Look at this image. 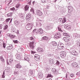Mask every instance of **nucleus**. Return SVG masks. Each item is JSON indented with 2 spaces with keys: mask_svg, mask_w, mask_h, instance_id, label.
<instances>
[{
  "mask_svg": "<svg viewBox=\"0 0 80 80\" xmlns=\"http://www.w3.org/2000/svg\"><path fill=\"white\" fill-rule=\"evenodd\" d=\"M33 27V24L32 23H28L26 26V28L27 30H31L32 28Z\"/></svg>",
  "mask_w": 80,
  "mask_h": 80,
  "instance_id": "1",
  "label": "nucleus"
},
{
  "mask_svg": "<svg viewBox=\"0 0 80 80\" xmlns=\"http://www.w3.org/2000/svg\"><path fill=\"white\" fill-rule=\"evenodd\" d=\"M53 25L52 24H49L46 26V29L49 30L52 29V28H53Z\"/></svg>",
  "mask_w": 80,
  "mask_h": 80,
  "instance_id": "2",
  "label": "nucleus"
},
{
  "mask_svg": "<svg viewBox=\"0 0 80 80\" xmlns=\"http://www.w3.org/2000/svg\"><path fill=\"white\" fill-rule=\"evenodd\" d=\"M36 13L37 15H38V16H42V15H43V13H42V11L40 10H36Z\"/></svg>",
  "mask_w": 80,
  "mask_h": 80,
  "instance_id": "3",
  "label": "nucleus"
},
{
  "mask_svg": "<svg viewBox=\"0 0 80 80\" xmlns=\"http://www.w3.org/2000/svg\"><path fill=\"white\" fill-rule=\"evenodd\" d=\"M64 47V45L63 43H59L58 45V49H62Z\"/></svg>",
  "mask_w": 80,
  "mask_h": 80,
  "instance_id": "4",
  "label": "nucleus"
},
{
  "mask_svg": "<svg viewBox=\"0 0 80 80\" xmlns=\"http://www.w3.org/2000/svg\"><path fill=\"white\" fill-rule=\"evenodd\" d=\"M49 46L50 47L53 48V46H57V43L55 42H52L50 43Z\"/></svg>",
  "mask_w": 80,
  "mask_h": 80,
  "instance_id": "5",
  "label": "nucleus"
},
{
  "mask_svg": "<svg viewBox=\"0 0 80 80\" xmlns=\"http://www.w3.org/2000/svg\"><path fill=\"white\" fill-rule=\"evenodd\" d=\"M54 38H61V34L59 32H57L54 35Z\"/></svg>",
  "mask_w": 80,
  "mask_h": 80,
  "instance_id": "6",
  "label": "nucleus"
},
{
  "mask_svg": "<svg viewBox=\"0 0 80 80\" xmlns=\"http://www.w3.org/2000/svg\"><path fill=\"white\" fill-rule=\"evenodd\" d=\"M61 53L60 56L62 58H64V57H65V56H66V53H65V52L62 51L61 52Z\"/></svg>",
  "mask_w": 80,
  "mask_h": 80,
  "instance_id": "7",
  "label": "nucleus"
},
{
  "mask_svg": "<svg viewBox=\"0 0 80 80\" xmlns=\"http://www.w3.org/2000/svg\"><path fill=\"white\" fill-rule=\"evenodd\" d=\"M34 43V42L32 41V42L29 43V47L32 48V50L34 49V47L35 46H33V44Z\"/></svg>",
  "mask_w": 80,
  "mask_h": 80,
  "instance_id": "8",
  "label": "nucleus"
},
{
  "mask_svg": "<svg viewBox=\"0 0 80 80\" xmlns=\"http://www.w3.org/2000/svg\"><path fill=\"white\" fill-rule=\"evenodd\" d=\"M52 72H53V74L55 75H57L58 73V72L57 71V70L55 68H53L52 69Z\"/></svg>",
  "mask_w": 80,
  "mask_h": 80,
  "instance_id": "9",
  "label": "nucleus"
},
{
  "mask_svg": "<svg viewBox=\"0 0 80 80\" xmlns=\"http://www.w3.org/2000/svg\"><path fill=\"white\" fill-rule=\"evenodd\" d=\"M40 58V56H39L38 55L35 54L34 56V59L37 61L39 60Z\"/></svg>",
  "mask_w": 80,
  "mask_h": 80,
  "instance_id": "10",
  "label": "nucleus"
},
{
  "mask_svg": "<svg viewBox=\"0 0 80 80\" xmlns=\"http://www.w3.org/2000/svg\"><path fill=\"white\" fill-rule=\"evenodd\" d=\"M8 36L9 37H10L11 39H12H12H13V38L16 37V36H15V35H10L8 34Z\"/></svg>",
  "mask_w": 80,
  "mask_h": 80,
  "instance_id": "11",
  "label": "nucleus"
},
{
  "mask_svg": "<svg viewBox=\"0 0 80 80\" xmlns=\"http://www.w3.org/2000/svg\"><path fill=\"white\" fill-rule=\"evenodd\" d=\"M68 11H69L70 13H71V12H73V7H72L71 6H69L68 7Z\"/></svg>",
  "mask_w": 80,
  "mask_h": 80,
  "instance_id": "12",
  "label": "nucleus"
},
{
  "mask_svg": "<svg viewBox=\"0 0 80 80\" xmlns=\"http://www.w3.org/2000/svg\"><path fill=\"white\" fill-rule=\"evenodd\" d=\"M38 78L41 79V78H42L43 77V74L42 72H39L38 73Z\"/></svg>",
  "mask_w": 80,
  "mask_h": 80,
  "instance_id": "13",
  "label": "nucleus"
},
{
  "mask_svg": "<svg viewBox=\"0 0 80 80\" xmlns=\"http://www.w3.org/2000/svg\"><path fill=\"white\" fill-rule=\"evenodd\" d=\"M63 40L65 42H69V41H70V38L67 37H64L63 38Z\"/></svg>",
  "mask_w": 80,
  "mask_h": 80,
  "instance_id": "14",
  "label": "nucleus"
},
{
  "mask_svg": "<svg viewBox=\"0 0 80 80\" xmlns=\"http://www.w3.org/2000/svg\"><path fill=\"white\" fill-rule=\"evenodd\" d=\"M71 53L72 55H75V56H77V55H78V53L77 52V51H72L71 52Z\"/></svg>",
  "mask_w": 80,
  "mask_h": 80,
  "instance_id": "15",
  "label": "nucleus"
},
{
  "mask_svg": "<svg viewBox=\"0 0 80 80\" xmlns=\"http://www.w3.org/2000/svg\"><path fill=\"white\" fill-rule=\"evenodd\" d=\"M38 32L39 33H43V30L42 28H40L38 30Z\"/></svg>",
  "mask_w": 80,
  "mask_h": 80,
  "instance_id": "16",
  "label": "nucleus"
},
{
  "mask_svg": "<svg viewBox=\"0 0 80 80\" xmlns=\"http://www.w3.org/2000/svg\"><path fill=\"white\" fill-rule=\"evenodd\" d=\"M48 61L50 63H51V64H53V63H54V61H53V59L51 58H49L48 59Z\"/></svg>",
  "mask_w": 80,
  "mask_h": 80,
  "instance_id": "17",
  "label": "nucleus"
},
{
  "mask_svg": "<svg viewBox=\"0 0 80 80\" xmlns=\"http://www.w3.org/2000/svg\"><path fill=\"white\" fill-rule=\"evenodd\" d=\"M13 48V46L12 44L10 45L9 46L7 47V50H12Z\"/></svg>",
  "mask_w": 80,
  "mask_h": 80,
  "instance_id": "18",
  "label": "nucleus"
},
{
  "mask_svg": "<svg viewBox=\"0 0 80 80\" xmlns=\"http://www.w3.org/2000/svg\"><path fill=\"white\" fill-rule=\"evenodd\" d=\"M16 57L18 60H20L21 59V57L20 54H16Z\"/></svg>",
  "mask_w": 80,
  "mask_h": 80,
  "instance_id": "19",
  "label": "nucleus"
},
{
  "mask_svg": "<svg viewBox=\"0 0 80 80\" xmlns=\"http://www.w3.org/2000/svg\"><path fill=\"white\" fill-rule=\"evenodd\" d=\"M16 68H22V66L20 65V64L18 63L16 65Z\"/></svg>",
  "mask_w": 80,
  "mask_h": 80,
  "instance_id": "20",
  "label": "nucleus"
},
{
  "mask_svg": "<svg viewBox=\"0 0 80 80\" xmlns=\"http://www.w3.org/2000/svg\"><path fill=\"white\" fill-rule=\"evenodd\" d=\"M63 36H65V37H70L68 34L65 32H63Z\"/></svg>",
  "mask_w": 80,
  "mask_h": 80,
  "instance_id": "21",
  "label": "nucleus"
},
{
  "mask_svg": "<svg viewBox=\"0 0 80 80\" xmlns=\"http://www.w3.org/2000/svg\"><path fill=\"white\" fill-rule=\"evenodd\" d=\"M42 40H46V41H48V38L47 36H44L42 38Z\"/></svg>",
  "mask_w": 80,
  "mask_h": 80,
  "instance_id": "22",
  "label": "nucleus"
},
{
  "mask_svg": "<svg viewBox=\"0 0 80 80\" xmlns=\"http://www.w3.org/2000/svg\"><path fill=\"white\" fill-rule=\"evenodd\" d=\"M72 68H80V67L75 66V62H73L72 63Z\"/></svg>",
  "mask_w": 80,
  "mask_h": 80,
  "instance_id": "23",
  "label": "nucleus"
},
{
  "mask_svg": "<svg viewBox=\"0 0 80 80\" xmlns=\"http://www.w3.org/2000/svg\"><path fill=\"white\" fill-rule=\"evenodd\" d=\"M29 75L30 76H31V77H32L33 75V71L32 70H30V72L29 73Z\"/></svg>",
  "mask_w": 80,
  "mask_h": 80,
  "instance_id": "24",
  "label": "nucleus"
},
{
  "mask_svg": "<svg viewBox=\"0 0 80 80\" xmlns=\"http://www.w3.org/2000/svg\"><path fill=\"white\" fill-rule=\"evenodd\" d=\"M25 11H27L28 10L29 8V6L28 5H26L24 8Z\"/></svg>",
  "mask_w": 80,
  "mask_h": 80,
  "instance_id": "25",
  "label": "nucleus"
},
{
  "mask_svg": "<svg viewBox=\"0 0 80 80\" xmlns=\"http://www.w3.org/2000/svg\"><path fill=\"white\" fill-rule=\"evenodd\" d=\"M36 25L38 27H41V26H42V24L40 22H38L36 23Z\"/></svg>",
  "mask_w": 80,
  "mask_h": 80,
  "instance_id": "26",
  "label": "nucleus"
},
{
  "mask_svg": "<svg viewBox=\"0 0 80 80\" xmlns=\"http://www.w3.org/2000/svg\"><path fill=\"white\" fill-rule=\"evenodd\" d=\"M67 21V20L66 19V18H63V19H62V23H65Z\"/></svg>",
  "mask_w": 80,
  "mask_h": 80,
  "instance_id": "27",
  "label": "nucleus"
},
{
  "mask_svg": "<svg viewBox=\"0 0 80 80\" xmlns=\"http://www.w3.org/2000/svg\"><path fill=\"white\" fill-rule=\"evenodd\" d=\"M74 37H75L76 38H79V37H80V35L76 33L75 34Z\"/></svg>",
  "mask_w": 80,
  "mask_h": 80,
  "instance_id": "28",
  "label": "nucleus"
},
{
  "mask_svg": "<svg viewBox=\"0 0 80 80\" xmlns=\"http://www.w3.org/2000/svg\"><path fill=\"white\" fill-rule=\"evenodd\" d=\"M19 73V72L18 71H16V70L14 72V74L15 75H18V73Z\"/></svg>",
  "mask_w": 80,
  "mask_h": 80,
  "instance_id": "29",
  "label": "nucleus"
},
{
  "mask_svg": "<svg viewBox=\"0 0 80 80\" xmlns=\"http://www.w3.org/2000/svg\"><path fill=\"white\" fill-rule=\"evenodd\" d=\"M65 27L66 29H68L69 30L70 29V26H69V25H66L65 26Z\"/></svg>",
  "mask_w": 80,
  "mask_h": 80,
  "instance_id": "30",
  "label": "nucleus"
},
{
  "mask_svg": "<svg viewBox=\"0 0 80 80\" xmlns=\"http://www.w3.org/2000/svg\"><path fill=\"white\" fill-rule=\"evenodd\" d=\"M25 60H26V61H29L30 59L28 57L25 56L24 58Z\"/></svg>",
  "mask_w": 80,
  "mask_h": 80,
  "instance_id": "31",
  "label": "nucleus"
},
{
  "mask_svg": "<svg viewBox=\"0 0 80 80\" xmlns=\"http://www.w3.org/2000/svg\"><path fill=\"white\" fill-rule=\"evenodd\" d=\"M0 58L2 62H5V60H4V59L3 58V56H1L0 57Z\"/></svg>",
  "mask_w": 80,
  "mask_h": 80,
  "instance_id": "32",
  "label": "nucleus"
},
{
  "mask_svg": "<svg viewBox=\"0 0 80 80\" xmlns=\"http://www.w3.org/2000/svg\"><path fill=\"white\" fill-rule=\"evenodd\" d=\"M7 15L8 17H12V12H10L7 14Z\"/></svg>",
  "mask_w": 80,
  "mask_h": 80,
  "instance_id": "33",
  "label": "nucleus"
},
{
  "mask_svg": "<svg viewBox=\"0 0 80 80\" xmlns=\"http://www.w3.org/2000/svg\"><path fill=\"white\" fill-rule=\"evenodd\" d=\"M14 23L15 25H18V24H20V22L18 21H15Z\"/></svg>",
  "mask_w": 80,
  "mask_h": 80,
  "instance_id": "34",
  "label": "nucleus"
},
{
  "mask_svg": "<svg viewBox=\"0 0 80 80\" xmlns=\"http://www.w3.org/2000/svg\"><path fill=\"white\" fill-rule=\"evenodd\" d=\"M68 44L70 46H71V45H72V44H73V41H71L69 42L68 43Z\"/></svg>",
  "mask_w": 80,
  "mask_h": 80,
  "instance_id": "35",
  "label": "nucleus"
},
{
  "mask_svg": "<svg viewBox=\"0 0 80 80\" xmlns=\"http://www.w3.org/2000/svg\"><path fill=\"white\" fill-rule=\"evenodd\" d=\"M31 18V17H30L29 16H26V19L28 20V21H29V20Z\"/></svg>",
  "mask_w": 80,
  "mask_h": 80,
  "instance_id": "36",
  "label": "nucleus"
},
{
  "mask_svg": "<svg viewBox=\"0 0 80 80\" xmlns=\"http://www.w3.org/2000/svg\"><path fill=\"white\" fill-rule=\"evenodd\" d=\"M10 20H11V18H8V19H6L5 21L6 23H8V22H9V21H10Z\"/></svg>",
  "mask_w": 80,
  "mask_h": 80,
  "instance_id": "37",
  "label": "nucleus"
},
{
  "mask_svg": "<svg viewBox=\"0 0 80 80\" xmlns=\"http://www.w3.org/2000/svg\"><path fill=\"white\" fill-rule=\"evenodd\" d=\"M20 6V3H18L16 6V8H19V7Z\"/></svg>",
  "mask_w": 80,
  "mask_h": 80,
  "instance_id": "38",
  "label": "nucleus"
},
{
  "mask_svg": "<svg viewBox=\"0 0 80 80\" xmlns=\"http://www.w3.org/2000/svg\"><path fill=\"white\" fill-rule=\"evenodd\" d=\"M30 12H32V13L34 14V9L33 8H31L30 9Z\"/></svg>",
  "mask_w": 80,
  "mask_h": 80,
  "instance_id": "39",
  "label": "nucleus"
},
{
  "mask_svg": "<svg viewBox=\"0 0 80 80\" xmlns=\"http://www.w3.org/2000/svg\"><path fill=\"white\" fill-rule=\"evenodd\" d=\"M68 73H69V72H67L66 74V78H67V80H70V78H69L68 79L67 78V77H68V76H67V75H68Z\"/></svg>",
  "mask_w": 80,
  "mask_h": 80,
  "instance_id": "40",
  "label": "nucleus"
},
{
  "mask_svg": "<svg viewBox=\"0 0 80 80\" xmlns=\"http://www.w3.org/2000/svg\"><path fill=\"white\" fill-rule=\"evenodd\" d=\"M8 28V25H6L4 26V27L3 28L4 30H7Z\"/></svg>",
  "mask_w": 80,
  "mask_h": 80,
  "instance_id": "41",
  "label": "nucleus"
},
{
  "mask_svg": "<svg viewBox=\"0 0 80 80\" xmlns=\"http://www.w3.org/2000/svg\"><path fill=\"white\" fill-rule=\"evenodd\" d=\"M20 16L21 18H23V17H24V16L23 15L22 13H21L20 14Z\"/></svg>",
  "mask_w": 80,
  "mask_h": 80,
  "instance_id": "42",
  "label": "nucleus"
},
{
  "mask_svg": "<svg viewBox=\"0 0 80 80\" xmlns=\"http://www.w3.org/2000/svg\"><path fill=\"white\" fill-rule=\"evenodd\" d=\"M58 30L59 31H60V32H63V31L61 29V28H60V27L59 26L58 27Z\"/></svg>",
  "mask_w": 80,
  "mask_h": 80,
  "instance_id": "43",
  "label": "nucleus"
},
{
  "mask_svg": "<svg viewBox=\"0 0 80 80\" xmlns=\"http://www.w3.org/2000/svg\"><path fill=\"white\" fill-rule=\"evenodd\" d=\"M9 63H12V62H13V58H11L9 59Z\"/></svg>",
  "mask_w": 80,
  "mask_h": 80,
  "instance_id": "44",
  "label": "nucleus"
},
{
  "mask_svg": "<svg viewBox=\"0 0 80 80\" xmlns=\"http://www.w3.org/2000/svg\"><path fill=\"white\" fill-rule=\"evenodd\" d=\"M63 18H60L58 19V21L62 23V20Z\"/></svg>",
  "mask_w": 80,
  "mask_h": 80,
  "instance_id": "45",
  "label": "nucleus"
},
{
  "mask_svg": "<svg viewBox=\"0 0 80 80\" xmlns=\"http://www.w3.org/2000/svg\"><path fill=\"white\" fill-rule=\"evenodd\" d=\"M29 39L30 40H32V41H34V38H33V37H31Z\"/></svg>",
  "mask_w": 80,
  "mask_h": 80,
  "instance_id": "46",
  "label": "nucleus"
},
{
  "mask_svg": "<svg viewBox=\"0 0 80 80\" xmlns=\"http://www.w3.org/2000/svg\"><path fill=\"white\" fill-rule=\"evenodd\" d=\"M43 52V48H41L40 49V51L39 52Z\"/></svg>",
  "mask_w": 80,
  "mask_h": 80,
  "instance_id": "47",
  "label": "nucleus"
},
{
  "mask_svg": "<svg viewBox=\"0 0 80 80\" xmlns=\"http://www.w3.org/2000/svg\"><path fill=\"white\" fill-rule=\"evenodd\" d=\"M47 77H53V76L51 74H48Z\"/></svg>",
  "mask_w": 80,
  "mask_h": 80,
  "instance_id": "48",
  "label": "nucleus"
},
{
  "mask_svg": "<svg viewBox=\"0 0 80 80\" xmlns=\"http://www.w3.org/2000/svg\"><path fill=\"white\" fill-rule=\"evenodd\" d=\"M26 17H31V14L30 13L27 14Z\"/></svg>",
  "mask_w": 80,
  "mask_h": 80,
  "instance_id": "49",
  "label": "nucleus"
},
{
  "mask_svg": "<svg viewBox=\"0 0 80 80\" xmlns=\"http://www.w3.org/2000/svg\"><path fill=\"white\" fill-rule=\"evenodd\" d=\"M13 42H14V43H17L18 42V41L17 40H13Z\"/></svg>",
  "mask_w": 80,
  "mask_h": 80,
  "instance_id": "50",
  "label": "nucleus"
},
{
  "mask_svg": "<svg viewBox=\"0 0 80 80\" xmlns=\"http://www.w3.org/2000/svg\"><path fill=\"white\" fill-rule=\"evenodd\" d=\"M2 45L3 48H5V47H6V44L3 42L2 44Z\"/></svg>",
  "mask_w": 80,
  "mask_h": 80,
  "instance_id": "51",
  "label": "nucleus"
},
{
  "mask_svg": "<svg viewBox=\"0 0 80 80\" xmlns=\"http://www.w3.org/2000/svg\"><path fill=\"white\" fill-rule=\"evenodd\" d=\"M56 64L57 65H58L60 64V62L58 61H57Z\"/></svg>",
  "mask_w": 80,
  "mask_h": 80,
  "instance_id": "52",
  "label": "nucleus"
},
{
  "mask_svg": "<svg viewBox=\"0 0 80 80\" xmlns=\"http://www.w3.org/2000/svg\"><path fill=\"white\" fill-rule=\"evenodd\" d=\"M2 77L3 78H5V71H4Z\"/></svg>",
  "mask_w": 80,
  "mask_h": 80,
  "instance_id": "53",
  "label": "nucleus"
},
{
  "mask_svg": "<svg viewBox=\"0 0 80 80\" xmlns=\"http://www.w3.org/2000/svg\"><path fill=\"white\" fill-rule=\"evenodd\" d=\"M46 0H42V3H45V2H46Z\"/></svg>",
  "mask_w": 80,
  "mask_h": 80,
  "instance_id": "54",
  "label": "nucleus"
},
{
  "mask_svg": "<svg viewBox=\"0 0 80 80\" xmlns=\"http://www.w3.org/2000/svg\"><path fill=\"white\" fill-rule=\"evenodd\" d=\"M10 71V69L8 68H7L6 69V72H8Z\"/></svg>",
  "mask_w": 80,
  "mask_h": 80,
  "instance_id": "55",
  "label": "nucleus"
},
{
  "mask_svg": "<svg viewBox=\"0 0 80 80\" xmlns=\"http://www.w3.org/2000/svg\"><path fill=\"white\" fill-rule=\"evenodd\" d=\"M31 3H32V0H30L28 2V4L29 5H31Z\"/></svg>",
  "mask_w": 80,
  "mask_h": 80,
  "instance_id": "56",
  "label": "nucleus"
},
{
  "mask_svg": "<svg viewBox=\"0 0 80 80\" xmlns=\"http://www.w3.org/2000/svg\"><path fill=\"white\" fill-rule=\"evenodd\" d=\"M68 14L69 16H71V14L70 13V11H68Z\"/></svg>",
  "mask_w": 80,
  "mask_h": 80,
  "instance_id": "57",
  "label": "nucleus"
},
{
  "mask_svg": "<svg viewBox=\"0 0 80 80\" xmlns=\"http://www.w3.org/2000/svg\"><path fill=\"white\" fill-rule=\"evenodd\" d=\"M70 76L71 77H74V74L73 73L71 74L70 75Z\"/></svg>",
  "mask_w": 80,
  "mask_h": 80,
  "instance_id": "58",
  "label": "nucleus"
},
{
  "mask_svg": "<svg viewBox=\"0 0 80 80\" xmlns=\"http://www.w3.org/2000/svg\"><path fill=\"white\" fill-rule=\"evenodd\" d=\"M74 66H77V67H79V66H78V64L76 62H75Z\"/></svg>",
  "mask_w": 80,
  "mask_h": 80,
  "instance_id": "59",
  "label": "nucleus"
},
{
  "mask_svg": "<svg viewBox=\"0 0 80 80\" xmlns=\"http://www.w3.org/2000/svg\"><path fill=\"white\" fill-rule=\"evenodd\" d=\"M10 10H12V11H14V10H15V8H11Z\"/></svg>",
  "mask_w": 80,
  "mask_h": 80,
  "instance_id": "60",
  "label": "nucleus"
},
{
  "mask_svg": "<svg viewBox=\"0 0 80 80\" xmlns=\"http://www.w3.org/2000/svg\"><path fill=\"white\" fill-rule=\"evenodd\" d=\"M38 48V49H37V51H38V52H39V51H40V48Z\"/></svg>",
  "mask_w": 80,
  "mask_h": 80,
  "instance_id": "61",
  "label": "nucleus"
},
{
  "mask_svg": "<svg viewBox=\"0 0 80 80\" xmlns=\"http://www.w3.org/2000/svg\"><path fill=\"white\" fill-rule=\"evenodd\" d=\"M67 2H68V4H70V1L68 0V1L67 0Z\"/></svg>",
  "mask_w": 80,
  "mask_h": 80,
  "instance_id": "62",
  "label": "nucleus"
},
{
  "mask_svg": "<svg viewBox=\"0 0 80 80\" xmlns=\"http://www.w3.org/2000/svg\"><path fill=\"white\" fill-rule=\"evenodd\" d=\"M47 55L48 57H50V56H51V55L50 54H48V53L47 54Z\"/></svg>",
  "mask_w": 80,
  "mask_h": 80,
  "instance_id": "63",
  "label": "nucleus"
},
{
  "mask_svg": "<svg viewBox=\"0 0 80 80\" xmlns=\"http://www.w3.org/2000/svg\"><path fill=\"white\" fill-rule=\"evenodd\" d=\"M76 75H80V72H78L77 73Z\"/></svg>",
  "mask_w": 80,
  "mask_h": 80,
  "instance_id": "64",
  "label": "nucleus"
}]
</instances>
